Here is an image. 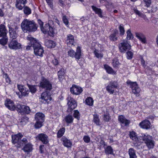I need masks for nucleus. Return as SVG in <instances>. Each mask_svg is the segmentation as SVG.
Wrapping results in <instances>:
<instances>
[{
  "label": "nucleus",
  "mask_w": 158,
  "mask_h": 158,
  "mask_svg": "<svg viewBox=\"0 0 158 158\" xmlns=\"http://www.w3.org/2000/svg\"><path fill=\"white\" fill-rule=\"evenodd\" d=\"M134 11L137 15H138L139 16L143 17L144 16V15L141 13L140 11L136 9H134Z\"/></svg>",
  "instance_id": "obj_53"
},
{
  "label": "nucleus",
  "mask_w": 158,
  "mask_h": 158,
  "mask_svg": "<svg viewBox=\"0 0 158 158\" xmlns=\"http://www.w3.org/2000/svg\"><path fill=\"white\" fill-rule=\"evenodd\" d=\"M83 140L86 143H89L90 141V138L88 136H85L83 137Z\"/></svg>",
  "instance_id": "obj_57"
},
{
  "label": "nucleus",
  "mask_w": 158,
  "mask_h": 158,
  "mask_svg": "<svg viewBox=\"0 0 158 158\" xmlns=\"http://www.w3.org/2000/svg\"><path fill=\"white\" fill-rule=\"evenodd\" d=\"M45 45L48 48H54L55 43L52 40H45L44 42Z\"/></svg>",
  "instance_id": "obj_25"
},
{
  "label": "nucleus",
  "mask_w": 158,
  "mask_h": 158,
  "mask_svg": "<svg viewBox=\"0 0 158 158\" xmlns=\"http://www.w3.org/2000/svg\"><path fill=\"white\" fill-rule=\"evenodd\" d=\"M66 42L67 45H69V46L73 45L74 43L73 36L71 34L67 35Z\"/></svg>",
  "instance_id": "obj_20"
},
{
  "label": "nucleus",
  "mask_w": 158,
  "mask_h": 158,
  "mask_svg": "<svg viewBox=\"0 0 158 158\" xmlns=\"http://www.w3.org/2000/svg\"><path fill=\"white\" fill-rule=\"evenodd\" d=\"M65 131V129L64 128H60L57 132V137L59 138L62 137L64 134Z\"/></svg>",
  "instance_id": "obj_39"
},
{
  "label": "nucleus",
  "mask_w": 158,
  "mask_h": 158,
  "mask_svg": "<svg viewBox=\"0 0 158 158\" xmlns=\"http://www.w3.org/2000/svg\"><path fill=\"white\" fill-rule=\"evenodd\" d=\"M44 122L36 121V122L34 125L36 129H38L41 127L42 126V123Z\"/></svg>",
  "instance_id": "obj_48"
},
{
  "label": "nucleus",
  "mask_w": 158,
  "mask_h": 158,
  "mask_svg": "<svg viewBox=\"0 0 158 158\" xmlns=\"http://www.w3.org/2000/svg\"><path fill=\"white\" fill-rule=\"evenodd\" d=\"M127 58L128 59H131L132 58L133 56V53L131 51H128L127 52Z\"/></svg>",
  "instance_id": "obj_55"
},
{
  "label": "nucleus",
  "mask_w": 158,
  "mask_h": 158,
  "mask_svg": "<svg viewBox=\"0 0 158 158\" xmlns=\"http://www.w3.org/2000/svg\"><path fill=\"white\" fill-rule=\"evenodd\" d=\"M28 86L30 89V91L32 94L35 93L37 89L35 85H28Z\"/></svg>",
  "instance_id": "obj_41"
},
{
  "label": "nucleus",
  "mask_w": 158,
  "mask_h": 158,
  "mask_svg": "<svg viewBox=\"0 0 158 158\" xmlns=\"http://www.w3.org/2000/svg\"><path fill=\"white\" fill-rule=\"evenodd\" d=\"M37 21L40 26V29H41V28L43 27L44 23L40 19H38Z\"/></svg>",
  "instance_id": "obj_64"
},
{
  "label": "nucleus",
  "mask_w": 158,
  "mask_h": 158,
  "mask_svg": "<svg viewBox=\"0 0 158 158\" xmlns=\"http://www.w3.org/2000/svg\"><path fill=\"white\" fill-rule=\"evenodd\" d=\"M65 122L68 123H73V119L72 115H68L64 118Z\"/></svg>",
  "instance_id": "obj_35"
},
{
  "label": "nucleus",
  "mask_w": 158,
  "mask_h": 158,
  "mask_svg": "<svg viewBox=\"0 0 158 158\" xmlns=\"http://www.w3.org/2000/svg\"><path fill=\"white\" fill-rule=\"evenodd\" d=\"M118 28L120 31V34L122 35H123L125 33V30L123 25L122 24H120Z\"/></svg>",
  "instance_id": "obj_50"
},
{
  "label": "nucleus",
  "mask_w": 158,
  "mask_h": 158,
  "mask_svg": "<svg viewBox=\"0 0 158 158\" xmlns=\"http://www.w3.org/2000/svg\"><path fill=\"white\" fill-rule=\"evenodd\" d=\"M104 68L108 73L115 74L116 72L113 70L111 67L108 65L105 64L104 65Z\"/></svg>",
  "instance_id": "obj_29"
},
{
  "label": "nucleus",
  "mask_w": 158,
  "mask_h": 158,
  "mask_svg": "<svg viewBox=\"0 0 158 158\" xmlns=\"http://www.w3.org/2000/svg\"><path fill=\"white\" fill-rule=\"evenodd\" d=\"M118 48L120 52L124 53L131 49V46L127 41L124 40L118 45Z\"/></svg>",
  "instance_id": "obj_7"
},
{
  "label": "nucleus",
  "mask_w": 158,
  "mask_h": 158,
  "mask_svg": "<svg viewBox=\"0 0 158 158\" xmlns=\"http://www.w3.org/2000/svg\"><path fill=\"white\" fill-rule=\"evenodd\" d=\"M29 92L28 89L25 87L20 92L21 94V97L19 96V97L21 98L22 96L25 97L28 96Z\"/></svg>",
  "instance_id": "obj_34"
},
{
  "label": "nucleus",
  "mask_w": 158,
  "mask_h": 158,
  "mask_svg": "<svg viewBox=\"0 0 158 158\" xmlns=\"http://www.w3.org/2000/svg\"><path fill=\"white\" fill-rule=\"evenodd\" d=\"M118 31L117 30L114 31L113 34L111 35L110 37V39L111 40L115 41L117 40V37L116 35L118 34Z\"/></svg>",
  "instance_id": "obj_32"
},
{
  "label": "nucleus",
  "mask_w": 158,
  "mask_h": 158,
  "mask_svg": "<svg viewBox=\"0 0 158 158\" xmlns=\"http://www.w3.org/2000/svg\"><path fill=\"white\" fill-rule=\"evenodd\" d=\"M94 53L95 56L97 58H101L103 57V54L97 50L95 49L94 50Z\"/></svg>",
  "instance_id": "obj_43"
},
{
  "label": "nucleus",
  "mask_w": 158,
  "mask_h": 158,
  "mask_svg": "<svg viewBox=\"0 0 158 158\" xmlns=\"http://www.w3.org/2000/svg\"><path fill=\"white\" fill-rule=\"evenodd\" d=\"M21 27L24 33L35 31L37 28L36 24L33 20L26 19H24L22 21Z\"/></svg>",
  "instance_id": "obj_1"
},
{
  "label": "nucleus",
  "mask_w": 158,
  "mask_h": 158,
  "mask_svg": "<svg viewBox=\"0 0 158 158\" xmlns=\"http://www.w3.org/2000/svg\"><path fill=\"white\" fill-rule=\"evenodd\" d=\"M23 12L25 15H28L31 13V10L28 7L24 6L23 8Z\"/></svg>",
  "instance_id": "obj_37"
},
{
  "label": "nucleus",
  "mask_w": 158,
  "mask_h": 158,
  "mask_svg": "<svg viewBox=\"0 0 158 158\" xmlns=\"http://www.w3.org/2000/svg\"><path fill=\"white\" fill-rule=\"evenodd\" d=\"M128 153L130 158H134L137 157L135 151L133 148L129 149Z\"/></svg>",
  "instance_id": "obj_28"
},
{
  "label": "nucleus",
  "mask_w": 158,
  "mask_h": 158,
  "mask_svg": "<svg viewBox=\"0 0 158 158\" xmlns=\"http://www.w3.org/2000/svg\"><path fill=\"white\" fill-rule=\"evenodd\" d=\"M92 8L95 13L98 14L99 17L102 18L103 17L102 15V12L101 9L98 8L94 6H92Z\"/></svg>",
  "instance_id": "obj_26"
},
{
  "label": "nucleus",
  "mask_w": 158,
  "mask_h": 158,
  "mask_svg": "<svg viewBox=\"0 0 158 158\" xmlns=\"http://www.w3.org/2000/svg\"><path fill=\"white\" fill-rule=\"evenodd\" d=\"M94 119L93 121L97 125H100V119L99 118L97 114H94L93 115Z\"/></svg>",
  "instance_id": "obj_36"
},
{
  "label": "nucleus",
  "mask_w": 158,
  "mask_h": 158,
  "mask_svg": "<svg viewBox=\"0 0 158 158\" xmlns=\"http://www.w3.org/2000/svg\"><path fill=\"white\" fill-rule=\"evenodd\" d=\"M52 62L55 65H56L59 64L58 60L56 58H54L52 60Z\"/></svg>",
  "instance_id": "obj_62"
},
{
  "label": "nucleus",
  "mask_w": 158,
  "mask_h": 158,
  "mask_svg": "<svg viewBox=\"0 0 158 158\" xmlns=\"http://www.w3.org/2000/svg\"><path fill=\"white\" fill-rule=\"evenodd\" d=\"M23 150L25 152H30L32 150V145L30 143H27L25 146Z\"/></svg>",
  "instance_id": "obj_27"
},
{
  "label": "nucleus",
  "mask_w": 158,
  "mask_h": 158,
  "mask_svg": "<svg viewBox=\"0 0 158 158\" xmlns=\"http://www.w3.org/2000/svg\"><path fill=\"white\" fill-rule=\"evenodd\" d=\"M136 36L143 43H145L146 42V37L145 35L141 33H135Z\"/></svg>",
  "instance_id": "obj_24"
},
{
  "label": "nucleus",
  "mask_w": 158,
  "mask_h": 158,
  "mask_svg": "<svg viewBox=\"0 0 158 158\" xmlns=\"http://www.w3.org/2000/svg\"><path fill=\"white\" fill-rule=\"evenodd\" d=\"M73 116L75 118L78 120L79 119L80 117V114L78 110H74Z\"/></svg>",
  "instance_id": "obj_45"
},
{
  "label": "nucleus",
  "mask_w": 158,
  "mask_h": 158,
  "mask_svg": "<svg viewBox=\"0 0 158 158\" xmlns=\"http://www.w3.org/2000/svg\"><path fill=\"white\" fill-rule=\"evenodd\" d=\"M41 30L44 34H48L50 35H53L54 33L53 28L48 23L45 24L44 27H43Z\"/></svg>",
  "instance_id": "obj_10"
},
{
  "label": "nucleus",
  "mask_w": 158,
  "mask_h": 158,
  "mask_svg": "<svg viewBox=\"0 0 158 158\" xmlns=\"http://www.w3.org/2000/svg\"><path fill=\"white\" fill-rule=\"evenodd\" d=\"M23 137V135L20 133L12 135V142L17 148H19L21 147L22 144L21 139Z\"/></svg>",
  "instance_id": "obj_5"
},
{
  "label": "nucleus",
  "mask_w": 158,
  "mask_h": 158,
  "mask_svg": "<svg viewBox=\"0 0 158 158\" xmlns=\"http://www.w3.org/2000/svg\"><path fill=\"white\" fill-rule=\"evenodd\" d=\"M64 146L67 148H71L72 143L70 140L68 139L65 136H63L61 139Z\"/></svg>",
  "instance_id": "obj_15"
},
{
  "label": "nucleus",
  "mask_w": 158,
  "mask_h": 158,
  "mask_svg": "<svg viewBox=\"0 0 158 158\" xmlns=\"http://www.w3.org/2000/svg\"><path fill=\"white\" fill-rule=\"evenodd\" d=\"M7 32L5 26L2 24H1L0 25V37L7 36Z\"/></svg>",
  "instance_id": "obj_18"
},
{
  "label": "nucleus",
  "mask_w": 158,
  "mask_h": 158,
  "mask_svg": "<svg viewBox=\"0 0 158 158\" xmlns=\"http://www.w3.org/2000/svg\"><path fill=\"white\" fill-rule=\"evenodd\" d=\"M143 1L147 7H149L150 6L151 3V0H143Z\"/></svg>",
  "instance_id": "obj_58"
},
{
  "label": "nucleus",
  "mask_w": 158,
  "mask_h": 158,
  "mask_svg": "<svg viewBox=\"0 0 158 158\" xmlns=\"http://www.w3.org/2000/svg\"><path fill=\"white\" fill-rule=\"evenodd\" d=\"M64 74V69H61L58 72V75L59 80H61Z\"/></svg>",
  "instance_id": "obj_42"
},
{
  "label": "nucleus",
  "mask_w": 158,
  "mask_h": 158,
  "mask_svg": "<svg viewBox=\"0 0 158 158\" xmlns=\"http://www.w3.org/2000/svg\"><path fill=\"white\" fill-rule=\"evenodd\" d=\"M27 39L32 44L35 55L36 56L42 57L44 53V50L38 41L30 36H27Z\"/></svg>",
  "instance_id": "obj_2"
},
{
  "label": "nucleus",
  "mask_w": 158,
  "mask_h": 158,
  "mask_svg": "<svg viewBox=\"0 0 158 158\" xmlns=\"http://www.w3.org/2000/svg\"><path fill=\"white\" fill-rule=\"evenodd\" d=\"M26 3V0H16L15 6L19 10H22Z\"/></svg>",
  "instance_id": "obj_16"
},
{
  "label": "nucleus",
  "mask_w": 158,
  "mask_h": 158,
  "mask_svg": "<svg viewBox=\"0 0 158 158\" xmlns=\"http://www.w3.org/2000/svg\"><path fill=\"white\" fill-rule=\"evenodd\" d=\"M4 104L5 106L11 111L15 110L16 107L14 102L11 100L7 99L5 101Z\"/></svg>",
  "instance_id": "obj_11"
},
{
  "label": "nucleus",
  "mask_w": 158,
  "mask_h": 158,
  "mask_svg": "<svg viewBox=\"0 0 158 158\" xmlns=\"http://www.w3.org/2000/svg\"><path fill=\"white\" fill-rule=\"evenodd\" d=\"M126 33L127 34L126 38L127 40H130L133 38V36L131 33V31L130 29L128 30Z\"/></svg>",
  "instance_id": "obj_46"
},
{
  "label": "nucleus",
  "mask_w": 158,
  "mask_h": 158,
  "mask_svg": "<svg viewBox=\"0 0 158 158\" xmlns=\"http://www.w3.org/2000/svg\"><path fill=\"white\" fill-rule=\"evenodd\" d=\"M103 120L104 121L106 122L109 121L110 119V117L109 114H105L103 115Z\"/></svg>",
  "instance_id": "obj_49"
},
{
  "label": "nucleus",
  "mask_w": 158,
  "mask_h": 158,
  "mask_svg": "<svg viewBox=\"0 0 158 158\" xmlns=\"http://www.w3.org/2000/svg\"><path fill=\"white\" fill-rule=\"evenodd\" d=\"M51 99V94L48 91H45L43 92L41 94V97L40 98V101L44 103H48Z\"/></svg>",
  "instance_id": "obj_8"
},
{
  "label": "nucleus",
  "mask_w": 158,
  "mask_h": 158,
  "mask_svg": "<svg viewBox=\"0 0 158 158\" xmlns=\"http://www.w3.org/2000/svg\"><path fill=\"white\" fill-rule=\"evenodd\" d=\"M39 87L45 91L51 90L52 89V83L48 79L42 77L39 83Z\"/></svg>",
  "instance_id": "obj_4"
},
{
  "label": "nucleus",
  "mask_w": 158,
  "mask_h": 158,
  "mask_svg": "<svg viewBox=\"0 0 158 158\" xmlns=\"http://www.w3.org/2000/svg\"><path fill=\"white\" fill-rule=\"evenodd\" d=\"M17 87L20 92H21L23 89L25 88L23 85H18Z\"/></svg>",
  "instance_id": "obj_63"
},
{
  "label": "nucleus",
  "mask_w": 158,
  "mask_h": 158,
  "mask_svg": "<svg viewBox=\"0 0 158 158\" xmlns=\"http://www.w3.org/2000/svg\"><path fill=\"white\" fill-rule=\"evenodd\" d=\"M62 20L63 22L65 24V25L67 27H69V21L68 19L66 18L65 16L64 15L63 16Z\"/></svg>",
  "instance_id": "obj_54"
},
{
  "label": "nucleus",
  "mask_w": 158,
  "mask_h": 158,
  "mask_svg": "<svg viewBox=\"0 0 158 158\" xmlns=\"http://www.w3.org/2000/svg\"><path fill=\"white\" fill-rule=\"evenodd\" d=\"M21 143H22V145H21V146H23L24 144L27 143V139L25 138H23L22 140H21Z\"/></svg>",
  "instance_id": "obj_60"
},
{
  "label": "nucleus",
  "mask_w": 158,
  "mask_h": 158,
  "mask_svg": "<svg viewBox=\"0 0 158 158\" xmlns=\"http://www.w3.org/2000/svg\"><path fill=\"white\" fill-rule=\"evenodd\" d=\"M23 109L21 113L23 114H28L31 112V110L29 107L25 106H23Z\"/></svg>",
  "instance_id": "obj_33"
},
{
  "label": "nucleus",
  "mask_w": 158,
  "mask_h": 158,
  "mask_svg": "<svg viewBox=\"0 0 158 158\" xmlns=\"http://www.w3.org/2000/svg\"><path fill=\"white\" fill-rule=\"evenodd\" d=\"M68 55L69 56L72 58H74L75 54V52L74 50L72 49H70L68 51Z\"/></svg>",
  "instance_id": "obj_51"
},
{
  "label": "nucleus",
  "mask_w": 158,
  "mask_h": 158,
  "mask_svg": "<svg viewBox=\"0 0 158 158\" xmlns=\"http://www.w3.org/2000/svg\"><path fill=\"white\" fill-rule=\"evenodd\" d=\"M109 85L114 88H117L118 86V83L116 81H111L110 82Z\"/></svg>",
  "instance_id": "obj_47"
},
{
  "label": "nucleus",
  "mask_w": 158,
  "mask_h": 158,
  "mask_svg": "<svg viewBox=\"0 0 158 158\" xmlns=\"http://www.w3.org/2000/svg\"><path fill=\"white\" fill-rule=\"evenodd\" d=\"M129 136L132 140L137 142L138 140V139L137 137L136 133L134 131L131 132L129 134Z\"/></svg>",
  "instance_id": "obj_30"
},
{
  "label": "nucleus",
  "mask_w": 158,
  "mask_h": 158,
  "mask_svg": "<svg viewBox=\"0 0 158 158\" xmlns=\"http://www.w3.org/2000/svg\"><path fill=\"white\" fill-rule=\"evenodd\" d=\"M112 86H111L109 84L106 87V90L110 94H112L114 93V90Z\"/></svg>",
  "instance_id": "obj_44"
},
{
  "label": "nucleus",
  "mask_w": 158,
  "mask_h": 158,
  "mask_svg": "<svg viewBox=\"0 0 158 158\" xmlns=\"http://www.w3.org/2000/svg\"><path fill=\"white\" fill-rule=\"evenodd\" d=\"M24 105L18 104L16 106V108L15 110H19V111L21 113L23 109V106H24Z\"/></svg>",
  "instance_id": "obj_52"
},
{
  "label": "nucleus",
  "mask_w": 158,
  "mask_h": 158,
  "mask_svg": "<svg viewBox=\"0 0 158 158\" xmlns=\"http://www.w3.org/2000/svg\"><path fill=\"white\" fill-rule=\"evenodd\" d=\"M127 83L130 85V88L131 89L132 93L136 96H139L140 91V89L139 87L136 82H132L131 81H127Z\"/></svg>",
  "instance_id": "obj_6"
},
{
  "label": "nucleus",
  "mask_w": 158,
  "mask_h": 158,
  "mask_svg": "<svg viewBox=\"0 0 158 158\" xmlns=\"http://www.w3.org/2000/svg\"><path fill=\"white\" fill-rule=\"evenodd\" d=\"M94 101L91 97L87 98L85 100L86 103L90 106H92L93 104Z\"/></svg>",
  "instance_id": "obj_40"
},
{
  "label": "nucleus",
  "mask_w": 158,
  "mask_h": 158,
  "mask_svg": "<svg viewBox=\"0 0 158 158\" xmlns=\"http://www.w3.org/2000/svg\"><path fill=\"white\" fill-rule=\"evenodd\" d=\"M105 152L107 154H111L113 153V149L110 146H108L105 149Z\"/></svg>",
  "instance_id": "obj_38"
},
{
  "label": "nucleus",
  "mask_w": 158,
  "mask_h": 158,
  "mask_svg": "<svg viewBox=\"0 0 158 158\" xmlns=\"http://www.w3.org/2000/svg\"><path fill=\"white\" fill-rule=\"evenodd\" d=\"M71 92L76 95L80 94L82 91V89L77 85H74L70 88Z\"/></svg>",
  "instance_id": "obj_13"
},
{
  "label": "nucleus",
  "mask_w": 158,
  "mask_h": 158,
  "mask_svg": "<svg viewBox=\"0 0 158 158\" xmlns=\"http://www.w3.org/2000/svg\"><path fill=\"white\" fill-rule=\"evenodd\" d=\"M9 48L15 50L19 49L22 48L21 44L14 39H12L8 44Z\"/></svg>",
  "instance_id": "obj_9"
},
{
  "label": "nucleus",
  "mask_w": 158,
  "mask_h": 158,
  "mask_svg": "<svg viewBox=\"0 0 158 158\" xmlns=\"http://www.w3.org/2000/svg\"><path fill=\"white\" fill-rule=\"evenodd\" d=\"M4 76L6 82L8 84H9L10 82V78L9 77L8 75L7 74H4Z\"/></svg>",
  "instance_id": "obj_59"
},
{
  "label": "nucleus",
  "mask_w": 158,
  "mask_h": 158,
  "mask_svg": "<svg viewBox=\"0 0 158 158\" xmlns=\"http://www.w3.org/2000/svg\"><path fill=\"white\" fill-rule=\"evenodd\" d=\"M9 28V33L10 34V36L12 39H15L18 36V34L16 33L15 30L10 26L8 25Z\"/></svg>",
  "instance_id": "obj_21"
},
{
  "label": "nucleus",
  "mask_w": 158,
  "mask_h": 158,
  "mask_svg": "<svg viewBox=\"0 0 158 158\" xmlns=\"http://www.w3.org/2000/svg\"><path fill=\"white\" fill-rule=\"evenodd\" d=\"M44 115L42 113L38 112L35 115V119L36 121L44 122Z\"/></svg>",
  "instance_id": "obj_19"
},
{
  "label": "nucleus",
  "mask_w": 158,
  "mask_h": 158,
  "mask_svg": "<svg viewBox=\"0 0 158 158\" xmlns=\"http://www.w3.org/2000/svg\"><path fill=\"white\" fill-rule=\"evenodd\" d=\"M29 41L30 42L28 43V45L26 47V50H30L31 47H33V45L32 44H31L30 41Z\"/></svg>",
  "instance_id": "obj_61"
},
{
  "label": "nucleus",
  "mask_w": 158,
  "mask_h": 158,
  "mask_svg": "<svg viewBox=\"0 0 158 158\" xmlns=\"http://www.w3.org/2000/svg\"><path fill=\"white\" fill-rule=\"evenodd\" d=\"M2 37L0 39V44L2 45L6 44L8 41V38L7 36H2Z\"/></svg>",
  "instance_id": "obj_31"
},
{
  "label": "nucleus",
  "mask_w": 158,
  "mask_h": 158,
  "mask_svg": "<svg viewBox=\"0 0 158 158\" xmlns=\"http://www.w3.org/2000/svg\"><path fill=\"white\" fill-rule=\"evenodd\" d=\"M83 55V53L81 52V48L79 46H78L77 48L76 52H75L74 58L76 59L79 60L81 58V56Z\"/></svg>",
  "instance_id": "obj_22"
},
{
  "label": "nucleus",
  "mask_w": 158,
  "mask_h": 158,
  "mask_svg": "<svg viewBox=\"0 0 158 158\" xmlns=\"http://www.w3.org/2000/svg\"><path fill=\"white\" fill-rule=\"evenodd\" d=\"M118 120L121 123L124 124L126 126L128 125L130 123V121L127 119L123 115L119 116Z\"/></svg>",
  "instance_id": "obj_23"
},
{
  "label": "nucleus",
  "mask_w": 158,
  "mask_h": 158,
  "mask_svg": "<svg viewBox=\"0 0 158 158\" xmlns=\"http://www.w3.org/2000/svg\"><path fill=\"white\" fill-rule=\"evenodd\" d=\"M141 127L147 129L150 128L151 124L148 120H144L141 122L139 124Z\"/></svg>",
  "instance_id": "obj_17"
},
{
  "label": "nucleus",
  "mask_w": 158,
  "mask_h": 158,
  "mask_svg": "<svg viewBox=\"0 0 158 158\" xmlns=\"http://www.w3.org/2000/svg\"><path fill=\"white\" fill-rule=\"evenodd\" d=\"M49 6L52 9H53V6L52 2V0H46Z\"/></svg>",
  "instance_id": "obj_56"
},
{
  "label": "nucleus",
  "mask_w": 158,
  "mask_h": 158,
  "mask_svg": "<svg viewBox=\"0 0 158 158\" xmlns=\"http://www.w3.org/2000/svg\"><path fill=\"white\" fill-rule=\"evenodd\" d=\"M139 139H142L149 149L153 148L154 142L152 140V136L146 133H142L139 137Z\"/></svg>",
  "instance_id": "obj_3"
},
{
  "label": "nucleus",
  "mask_w": 158,
  "mask_h": 158,
  "mask_svg": "<svg viewBox=\"0 0 158 158\" xmlns=\"http://www.w3.org/2000/svg\"><path fill=\"white\" fill-rule=\"evenodd\" d=\"M37 138L44 144H47L48 142V136L45 134H40L37 135Z\"/></svg>",
  "instance_id": "obj_14"
},
{
  "label": "nucleus",
  "mask_w": 158,
  "mask_h": 158,
  "mask_svg": "<svg viewBox=\"0 0 158 158\" xmlns=\"http://www.w3.org/2000/svg\"><path fill=\"white\" fill-rule=\"evenodd\" d=\"M69 108L71 110L74 109L77 106V103L76 101L70 96H68L67 98Z\"/></svg>",
  "instance_id": "obj_12"
}]
</instances>
